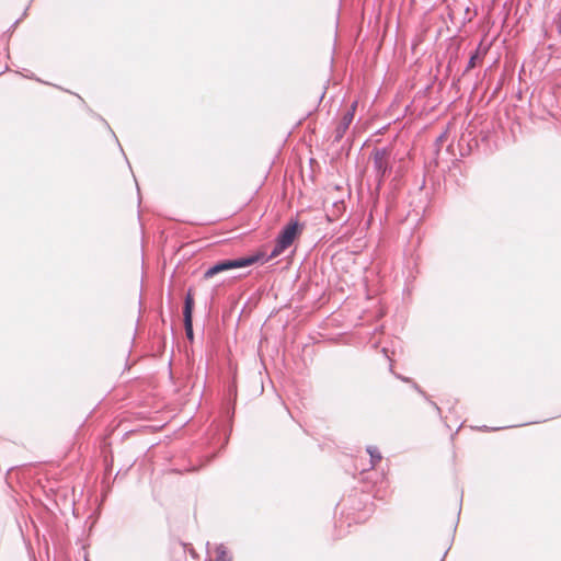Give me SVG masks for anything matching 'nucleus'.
<instances>
[{
	"label": "nucleus",
	"mask_w": 561,
	"mask_h": 561,
	"mask_svg": "<svg viewBox=\"0 0 561 561\" xmlns=\"http://www.w3.org/2000/svg\"><path fill=\"white\" fill-rule=\"evenodd\" d=\"M264 259V253L256 252L251 255L240 256L236 259H225L216 262L204 272V279H209L215 275L233 268H242L256 264Z\"/></svg>",
	"instance_id": "obj_1"
},
{
	"label": "nucleus",
	"mask_w": 561,
	"mask_h": 561,
	"mask_svg": "<svg viewBox=\"0 0 561 561\" xmlns=\"http://www.w3.org/2000/svg\"><path fill=\"white\" fill-rule=\"evenodd\" d=\"M370 158L373 159L377 190H379L386 176L392 171L391 149L389 147H376L373 149Z\"/></svg>",
	"instance_id": "obj_2"
},
{
	"label": "nucleus",
	"mask_w": 561,
	"mask_h": 561,
	"mask_svg": "<svg viewBox=\"0 0 561 561\" xmlns=\"http://www.w3.org/2000/svg\"><path fill=\"white\" fill-rule=\"evenodd\" d=\"M301 229L302 226L298 220H290L288 224H286L279 231L276 238V244L274 245L271 254L267 257L264 256L262 262H267L268 260L282 254L288 247L291 245L294 240L301 232Z\"/></svg>",
	"instance_id": "obj_3"
},
{
	"label": "nucleus",
	"mask_w": 561,
	"mask_h": 561,
	"mask_svg": "<svg viewBox=\"0 0 561 561\" xmlns=\"http://www.w3.org/2000/svg\"><path fill=\"white\" fill-rule=\"evenodd\" d=\"M193 310H194V296L192 289L190 288L184 298L183 306V322L184 330L187 340H194V331H193Z\"/></svg>",
	"instance_id": "obj_4"
},
{
	"label": "nucleus",
	"mask_w": 561,
	"mask_h": 561,
	"mask_svg": "<svg viewBox=\"0 0 561 561\" xmlns=\"http://www.w3.org/2000/svg\"><path fill=\"white\" fill-rule=\"evenodd\" d=\"M352 122V114L344 113L334 129L333 142H340L343 139Z\"/></svg>",
	"instance_id": "obj_5"
},
{
	"label": "nucleus",
	"mask_w": 561,
	"mask_h": 561,
	"mask_svg": "<svg viewBox=\"0 0 561 561\" xmlns=\"http://www.w3.org/2000/svg\"><path fill=\"white\" fill-rule=\"evenodd\" d=\"M410 383L412 385V388L417 393H420L433 407V409L436 411L437 415L442 416V409L437 405V403L432 401L430 399L428 394L415 381L412 380V382H410Z\"/></svg>",
	"instance_id": "obj_6"
},
{
	"label": "nucleus",
	"mask_w": 561,
	"mask_h": 561,
	"mask_svg": "<svg viewBox=\"0 0 561 561\" xmlns=\"http://www.w3.org/2000/svg\"><path fill=\"white\" fill-rule=\"evenodd\" d=\"M481 45L482 44L480 43L479 46L470 54V57H469L468 64L466 66L465 72H468L471 69H473L476 67V65H477V61L481 58V56H482Z\"/></svg>",
	"instance_id": "obj_7"
},
{
	"label": "nucleus",
	"mask_w": 561,
	"mask_h": 561,
	"mask_svg": "<svg viewBox=\"0 0 561 561\" xmlns=\"http://www.w3.org/2000/svg\"><path fill=\"white\" fill-rule=\"evenodd\" d=\"M366 451L370 456L371 468H375V466L382 459L380 451L378 450V448L376 446H373V445H368L366 447Z\"/></svg>",
	"instance_id": "obj_8"
},
{
	"label": "nucleus",
	"mask_w": 561,
	"mask_h": 561,
	"mask_svg": "<svg viewBox=\"0 0 561 561\" xmlns=\"http://www.w3.org/2000/svg\"><path fill=\"white\" fill-rule=\"evenodd\" d=\"M216 553L215 561H232V557L228 553L227 548L222 543L217 546Z\"/></svg>",
	"instance_id": "obj_9"
},
{
	"label": "nucleus",
	"mask_w": 561,
	"mask_h": 561,
	"mask_svg": "<svg viewBox=\"0 0 561 561\" xmlns=\"http://www.w3.org/2000/svg\"><path fill=\"white\" fill-rule=\"evenodd\" d=\"M447 138V130L440 133L436 139H435V142H434V147H435V154L438 156L439 151H440V147L442 145L444 144V141L446 140Z\"/></svg>",
	"instance_id": "obj_10"
},
{
	"label": "nucleus",
	"mask_w": 561,
	"mask_h": 561,
	"mask_svg": "<svg viewBox=\"0 0 561 561\" xmlns=\"http://www.w3.org/2000/svg\"><path fill=\"white\" fill-rule=\"evenodd\" d=\"M553 23L557 27L558 33L561 34V12H559L558 15L554 18Z\"/></svg>",
	"instance_id": "obj_11"
},
{
	"label": "nucleus",
	"mask_w": 561,
	"mask_h": 561,
	"mask_svg": "<svg viewBox=\"0 0 561 561\" xmlns=\"http://www.w3.org/2000/svg\"><path fill=\"white\" fill-rule=\"evenodd\" d=\"M356 107H357V102L355 101L351 104V106L344 113H351L352 119H354Z\"/></svg>",
	"instance_id": "obj_12"
},
{
	"label": "nucleus",
	"mask_w": 561,
	"mask_h": 561,
	"mask_svg": "<svg viewBox=\"0 0 561 561\" xmlns=\"http://www.w3.org/2000/svg\"><path fill=\"white\" fill-rule=\"evenodd\" d=\"M393 374H394V376H396L398 379L402 380L403 382H409V383H410V382H412V379H411V378H409V377H404V376H401V375L396 374V373H393Z\"/></svg>",
	"instance_id": "obj_13"
},
{
	"label": "nucleus",
	"mask_w": 561,
	"mask_h": 561,
	"mask_svg": "<svg viewBox=\"0 0 561 561\" xmlns=\"http://www.w3.org/2000/svg\"><path fill=\"white\" fill-rule=\"evenodd\" d=\"M501 428H502V427H493V428H489V427H488V426H485V425L482 427V430H483V431H489V430H491V431H497V430H501Z\"/></svg>",
	"instance_id": "obj_14"
},
{
	"label": "nucleus",
	"mask_w": 561,
	"mask_h": 561,
	"mask_svg": "<svg viewBox=\"0 0 561 561\" xmlns=\"http://www.w3.org/2000/svg\"><path fill=\"white\" fill-rule=\"evenodd\" d=\"M440 561H443V560H440Z\"/></svg>",
	"instance_id": "obj_15"
}]
</instances>
